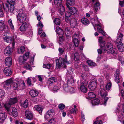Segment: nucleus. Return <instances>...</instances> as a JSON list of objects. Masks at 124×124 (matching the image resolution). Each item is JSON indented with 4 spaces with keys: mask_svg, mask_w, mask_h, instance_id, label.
Here are the masks:
<instances>
[{
    "mask_svg": "<svg viewBox=\"0 0 124 124\" xmlns=\"http://www.w3.org/2000/svg\"><path fill=\"white\" fill-rule=\"evenodd\" d=\"M119 4L122 7L124 6V0H123L122 1H120Z\"/></svg>",
    "mask_w": 124,
    "mask_h": 124,
    "instance_id": "338daca9",
    "label": "nucleus"
},
{
    "mask_svg": "<svg viewBox=\"0 0 124 124\" xmlns=\"http://www.w3.org/2000/svg\"><path fill=\"white\" fill-rule=\"evenodd\" d=\"M27 83L29 85H32V83H31V79L30 78H28L27 80Z\"/></svg>",
    "mask_w": 124,
    "mask_h": 124,
    "instance_id": "680f3d73",
    "label": "nucleus"
},
{
    "mask_svg": "<svg viewBox=\"0 0 124 124\" xmlns=\"http://www.w3.org/2000/svg\"><path fill=\"white\" fill-rule=\"evenodd\" d=\"M88 96L89 98L90 99L94 98L95 96V95L93 92H90L88 94Z\"/></svg>",
    "mask_w": 124,
    "mask_h": 124,
    "instance_id": "4c0bfd02",
    "label": "nucleus"
},
{
    "mask_svg": "<svg viewBox=\"0 0 124 124\" xmlns=\"http://www.w3.org/2000/svg\"><path fill=\"white\" fill-rule=\"evenodd\" d=\"M66 5L67 8H69L70 6H73L75 4L74 0H66Z\"/></svg>",
    "mask_w": 124,
    "mask_h": 124,
    "instance_id": "412c9836",
    "label": "nucleus"
},
{
    "mask_svg": "<svg viewBox=\"0 0 124 124\" xmlns=\"http://www.w3.org/2000/svg\"><path fill=\"white\" fill-rule=\"evenodd\" d=\"M112 84L111 83H109L107 84L105 86L106 89L107 90H109Z\"/></svg>",
    "mask_w": 124,
    "mask_h": 124,
    "instance_id": "49530a36",
    "label": "nucleus"
},
{
    "mask_svg": "<svg viewBox=\"0 0 124 124\" xmlns=\"http://www.w3.org/2000/svg\"><path fill=\"white\" fill-rule=\"evenodd\" d=\"M110 98V97H105V98H103L104 99V102L103 103V104L104 105H106L107 101L108 100V99Z\"/></svg>",
    "mask_w": 124,
    "mask_h": 124,
    "instance_id": "13d9d810",
    "label": "nucleus"
},
{
    "mask_svg": "<svg viewBox=\"0 0 124 124\" xmlns=\"http://www.w3.org/2000/svg\"><path fill=\"white\" fill-rule=\"evenodd\" d=\"M87 62L90 66L94 67L96 66V63L93 62L92 61L88 60L87 61Z\"/></svg>",
    "mask_w": 124,
    "mask_h": 124,
    "instance_id": "58836bf2",
    "label": "nucleus"
},
{
    "mask_svg": "<svg viewBox=\"0 0 124 124\" xmlns=\"http://www.w3.org/2000/svg\"><path fill=\"white\" fill-rule=\"evenodd\" d=\"M56 66L58 68L63 67L65 68H66V64H69V62L67 61V55H65V59H63L61 57H59L58 59L57 60Z\"/></svg>",
    "mask_w": 124,
    "mask_h": 124,
    "instance_id": "f257e3e1",
    "label": "nucleus"
},
{
    "mask_svg": "<svg viewBox=\"0 0 124 124\" xmlns=\"http://www.w3.org/2000/svg\"><path fill=\"white\" fill-rule=\"evenodd\" d=\"M58 10L61 15H62L64 13L65 8L62 5L58 6Z\"/></svg>",
    "mask_w": 124,
    "mask_h": 124,
    "instance_id": "6ab92c4d",
    "label": "nucleus"
},
{
    "mask_svg": "<svg viewBox=\"0 0 124 124\" xmlns=\"http://www.w3.org/2000/svg\"><path fill=\"white\" fill-rule=\"evenodd\" d=\"M54 22L56 25H59L60 24V19L58 18H56L54 19Z\"/></svg>",
    "mask_w": 124,
    "mask_h": 124,
    "instance_id": "a18cd8bd",
    "label": "nucleus"
},
{
    "mask_svg": "<svg viewBox=\"0 0 124 124\" xmlns=\"http://www.w3.org/2000/svg\"><path fill=\"white\" fill-rule=\"evenodd\" d=\"M69 86H68V84H65L64 85L63 88L64 90L67 92H69L70 89Z\"/></svg>",
    "mask_w": 124,
    "mask_h": 124,
    "instance_id": "a19ab883",
    "label": "nucleus"
},
{
    "mask_svg": "<svg viewBox=\"0 0 124 124\" xmlns=\"http://www.w3.org/2000/svg\"><path fill=\"white\" fill-rule=\"evenodd\" d=\"M29 26L28 24L26 22H25L22 24L19 29L21 31L23 32L27 30Z\"/></svg>",
    "mask_w": 124,
    "mask_h": 124,
    "instance_id": "f8f14e48",
    "label": "nucleus"
},
{
    "mask_svg": "<svg viewBox=\"0 0 124 124\" xmlns=\"http://www.w3.org/2000/svg\"><path fill=\"white\" fill-rule=\"evenodd\" d=\"M4 73L7 76L10 75L12 73V71L10 68L6 67L3 70Z\"/></svg>",
    "mask_w": 124,
    "mask_h": 124,
    "instance_id": "aec40b11",
    "label": "nucleus"
},
{
    "mask_svg": "<svg viewBox=\"0 0 124 124\" xmlns=\"http://www.w3.org/2000/svg\"><path fill=\"white\" fill-rule=\"evenodd\" d=\"M62 0H55L54 1V4L58 6L62 5Z\"/></svg>",
    "mask_w": 124,
    "mask_h": 124,
    "instance_id": "ea45409f",
    "label": "nucleus"
},
{
    "mask_svg": "<svg viewBox=\"0 0 124 124\" xmlns=\"http://www.w3.org/2000/svg\"><path fill=\"white\" fill-rule=\"evenodd\" d=\"M65 105L63 104H60L58 106L59 109L61 110L64 109L65 108Z\"/></svg>",
    "mask_w": 124,
    "mask_h": 124,
    "instance_id": "603ef678",
    "label": "nucleus"
},
{
    "mask_svg": "<svg viewBox=\"0 0 124 124\" xmlns=\"http://www.w3.org/2000/svg\"><path fill=\"white\" fill-rule=\"evenodd\" d=\"M4 13L3 11L2 10V6L1 5H0V17L3 16Z\"/></svg>",
    "mask_w": 124,
    "mask_h": 124,
    "instance_id": "4d7b16f0",
    "label": "nucleus"
},
{
    "mask_svg": "<svg viewBox=\"0 0 124 124\" xmlns=\"http://www.w3.org/2000/svg\"><path fill=\"white\" fill-rule=\"evenodd\" d=\"M81 21L82 23L84 24H87L89 23V20L85 18H82L81 19Z\"/></svg>",
    "mask_w": 124,
    "mask_h": 124,
    "instance_id": "473e14b6",
    "label": "nucleus"
},
{
    "mask_svg": "<svg viewBox=\"0 0 124 124\" xmlns=\"http://www.w3.org/2000/svg\"><path fill=\"white\" fill-rule=\"evenodd\" d=\"M20 105L24 108H26L28 105V101L27 100H26L24 101L23 102L21 103Z\"/></svg>",
    "mask_w": 124,
    "mask_h": 124,
    "instance_id": "a878e982",
    "label": "nucleus"
},
{
    "mask_svg": "<svg viewBox=\"0 0 124 124\" xmlns=\"http://www.w3.org/2000/svg\"><path fill=\"white\" fill-rule=\"evenodd\" d=\"M57 33L59 35H63V31L60 28Z\"/></svg>",
    "mask_w": 124,
    "mask_h": 124,
    "instance_id": "5fc2aeb1",
    "label": "nucleus"
},
{
    "mask_svg": "<svg viewBox=\"0 0 124 124\" xmlns=\"http://www.w3.org/2000/svg\"><path fill=\"white\" fill-rule=\"evenodd\" d=\"M7 2L8 4H15V0H7Z\"/></svg>",
    "mask_w": 124,
    "mask_h": 124,
    "instance_id": "6e6d98bb",
    "label": "nucleus"
},
{
    "mask_svg": "<svg viewBox=\"0 0 124 124\" xmlns=\"http://www.w3.org/2000/svg\"><path fill=\"white\" fill-rule=\"evenodd\" d=\"M43 68L49 69L51 67V65L50 64H43Z\"/></svg>",
    "mask_w": 124,
    "mask_h": 124,
    "instance_id": "3c124183",
    "label": "nucleus"
},
{
    "mask_svg": "<svg viewBox=\"0 0 124 124\" xmlns=\"http://www.w3.org/2000/svg\"><path fill=\"white\" fill-rule=\"evenodd\" d=\"M56 79L55 77H52L49 78L48 80V83L49 84H52L53 83L56 82Z\"/></svg>",
    "mask_w": 124,
    "mask_h": 124,
    "instance_id": "c756f323",
    "label": "nucleus"
},
{
    "mask_svg": "<svg viewBox=\"0 0 124 124\" xmlns=\"http://www.w3.org/2000/svg\"><path fill=\"white\" fill-rule=\"evenodd\" d=\"M8 25L10 26V28L12 30L14 29V27L12 21L11 19H9L8 21Z\"/></svg>",
    "mask_w": 124,
    "mask_h": 124,
    "instance_id": "e433bc0d",
    "label": "nucleus"
},
{
    "mask_svg": "<svg viewBox=\"0 0 124 124\" xmlns=\"http://www.w3.org/2000/svg\"><path fill=\"white\" fill-rule=\"evenodd\" d=\"M80 84V89L81 91L84 93H85L87 91V89L85 86L88 83V81H85V82L82 81L81 82Z\"/></svg>",
    "mask_w": 124,
    "mask_h": 124,
    "instance_id": "6e6552de",
    "label": "nucleus"
},
{
    "mask_svg": "<svg viewBox=\"0 0 124 124\" xmlns=\"http://www.w3.org/2000/svg\"><path fill=\"white\" fill-rule=\"evenodd\" d=\"M6 28L5 22L2 20L0 21V30L2 31Z\"/></svg>",
    "mask_w": 124,
    "mask_h": 124,
    "instance_id": "5701e85b",
    "label": "nucleus"
},
{
    "mask_svg": "<svg viewBox=\"0 0 124 124\" xmlns=\"http://www.w3.org/2000/svg\"><path fill=\"white\" fill-rule=\"evenodd\" d=\"M11 114L13 116L16 117L18 116L17 109L15 108H13L12 109Z\"/></svg>",
    "mask_w": 124,
    "mask_h": 124,
    "instance_id": "7c9ffc66",
    "label": "nucleus"
},
{
    "mask_svg": "<svg viewBox=\"0 0 124 124\" xmlns=\"http://www.w3.org/2000/svg\"><path fill=\"white\" fill-rule=\"evenodd\" d=\"M81 78L82 79L81 81H84V82L85 81H87L86 80L87 78V76L86 74L85 73H82L81 75Z\"/></svg>",
    "mask_w": 124,
    "mask_h": 124,
    "instance_id": "c85d7f7f",
    "label": "nucleus"
},
{
    "mask_svg": "<svg viewBox=\"0 0 124 124\" xmlns=\"http://www.w3.org/2000/svg\"><path fill=\"white\" fill-rule=\"evenodd\" d=\"M100 87L99 94L102 98H104L107 96L108 94L103 86H101Z\"/></svg>",
    "mask_w": 124,
    "mask_h": 124,
    "instance_id": "1a4fd4ad",
    "label": "nucleus"
},
{
    "mask_svg": "<svg viewBox=\"0 0 124 124\" xmlns=\"http://www.w3.org/2000/svg\"><path fill=\"white\" fill-rule=\"evenodd\" d=\"M32 31L31 30H30L26 33V35L27 37H31L32 36Z\"/></svg>",
    "mask_w": 124,
    "mask_h": 124,
    "instance_id": "8fccbe9b",
    "label": "nucleus"
},
{
    "mask_svg": "<svg viewBox=\"0 0 124 124\" xmlns=\"http://www.w3.org/2000/svg\"><path fill=\"white\" fill-rule=\"evenodd\" d=\"M34 108L35 110L37 111L40 114H41L43 109L41 105H36L35 106Z\"/></svg>",
    "mask_w": 124,
    "mask_h": 124,
    "instance_id": "b1692460",
    "label": "nucleus"
},
{
    "mask_svg": "<svg viewBox=\"0 0 124 124\" xmlns=\"http://www.w3.org/2000/svg\"><path fill=\"white\" fill-rule=\"evenodd\" d=\"M70 89L69 90V92H70L71 93H72L74 92V89L71 86H70Z\"/></svg>",
    "mask_w": 124,
    "mask_h": 124,
    "instance_id": "0e129e2a",
    "label": "nucleus"
},
{
    "mask_svg": "<svg viewBox=\"0 0 124 124\" xmlns=\"http://www.w3.org/2000/svg\"><path fill=\"white\" fill-rule=\"evenodd\" d=\"M14 4H6V7L8 8L9 11L13 12L14 10Z\"/></svg>",
    "mask_w": 124,
    "mask_h": 124,
    "instance_id": "2eb2a0df",
    "label": "nucleus"
},
{
    "mask_svg": "<svg viewBox=\"0 0 124 124\" xmlns=\"http://www.w3.org/2000/svg\"><path fill=\"white\" fill-rule=\"evenodd\" d=\"M24 66V68L27 69L31 70L32 69L31 67L29 65L28 63L27 62L25 63Z\"/></svg>",
    "mask_w": 124,
    "mask_h": 124,
    "instance_id": "79ce46f5",
    "label": "nucleus"
},
{
    "mask_svg": "<svg viewBox=\"0 0 124 124\" xmlns=\"http://www.w3.org/2000/svg\"><path fill=\"white\" fill-rule=\"evenodd\" d=\"M118 50L121 52H122L124 51V44L123 43L116 44Z\"/></svg>",
    "mask_w": 124,
    "mask_h": 124,
    "instance_id": "4be33fe9",
    "label": "nucleus"
},
{
    "mask_svg": "<svg viewBox=\"0 0 124 124\" xmlns=\"http://www.w3.org/2000/svg\"><path fill=\"white\" fill-rule=\"evenodd\" d=\"M17 16V19L19 22L22 23L26 20V15L22 9H20Z\"/></svg>",
    "mask_w": 124,
    "mask_h": 124,
    "instance_id": "20e7f679",
    "label": "nucleus"
},
{
    "mask_svg": "<svg viewBox=\"0 0 124 124\" xmlns=\"http://www.w3.org/2000/svg\"><path fill=\"white\" fill-rule=\"evenodd\" d=\"M100 100L98 99H96L92 102V104L93 105H97L100 103Z\"/></svg>",
    "mask_w": 124,
    "mask_h": 124,
    "instance_id": "72a5a7b5",
    "label": "nucleus"
},
{
    "mask_svg": "<svg viewBox=\"0 0 124 124\" xmlns=\"http://www.w3.org/2000/svg\"><path fill=\"white\" fill-rule=\"evenodd\" d=\"M55 123V122L54 118L51 119L49 121V124H54Z\"/></svg>",
    "mask_w": 124,
    "mask_h": 124,
    "instance_id": "e2e57ef3",
    "label": "nucleus"
},
{
    "mask_svg": "<svg viewBox=\"0 0 124 124\" xmlns=\"http://www.w3.org/2000/svg\"><path fill=\"white\" fill-rule=\"evenodd\" d=\"M7 116V114L6 112H2L0 113V123H3Z\"/></svg>",
    "mask_w": 124,
    "mask_h": 124,
    "instance_id": "4468645a",
    "label": "nucleus"
},
{
    "mask_svg": "<svg viewBox=\"0 0 124 124\" xmlns=\"http://www.w3.org/2000/svg\"><path fill=\"white\" fill-rule=\"evenodd\" d=\"M94 124H102V121L101 120H97L95 121L94 123Z\"/></svg>",
    "mask_w": 124,
    "mask_h": 124,
    "instance_id": "774afa93",
    "label": "nucleus"
},
{
    "mask_svg": "<svg viewBox=\"0 0 124 124\" xmlns=\"http://www.w3.org/2000/svg\"><path fill=\"white\" fill-rule=\"evenodd\" d=\"M25 115L27 118L29 120H31L33 116L31 112L29 111H26L25 112Z\"/></svg>",
    "mask_w": 124,
    "mask_h": 124,
    "instance_id": "a211bd4d",
    "label": "nucleus"
},
{
    "mask_svg": "<svg viewBox=\"0 0 124 124\" xmlns=\"http://www.w3.org/2000/svg\"><path fill=\"white\" fill-rule=\"evenodd\" d=\"M17 101V98L15 97L13 98H10L9 100L8 104H5L4 106L7 111H9L10 109V105L15 104L16 102Z\"/></svg>",
    "mask_w": 124,
    "mask_h": 124,
    "instance_id": "39448f33",
    "label": "nucleus"
},
{
    "mask_svg": "<svg viewBox=\"0 0 124 124\" xmlns=\"http://www.w3.org/2000/svg\"><path fill=\"white\" fill-rule=\"evenodd\" d=\"M68 23H69L73 28H74L75 26H77L78 24L77 19L74 18H73L70 19H69L68 21H66Z\"/></svg>",
    "mask_w": 124,
    "mask_h": 124,
    "instance_id": "0eeeda50",
    "label": "nucleus"
},
{
    "mask_svg": "<svg viewBox=\"0 0 124 124\" xmlns=\"http://www.w3.org/2000/svg\"><path fill=\"white\" fill-rule=\"evenodd\" d=\"M101 48L102 49L104 52H107L108 53H111L112 54H114L115 51L113 49L112 45L110 43H107L106 46H105L102 45H100Z\"/></svg>",
    "mask_w": 124,
    "mask_h": 124,
    "instance_id": "7ed1b4c3",
    "label": "nucleus"
},
{
    "mask_svg": "<svg viewBox=\"0 0 124 124\" xmlns=\"http://www.w3.org/2000/svg\"><path fill=\"white\" fill-rule=\"evenodd\" d=\"M69 9V12L66 13L65 20L66 21H68L69 19H70L71 15H76L77 14L78 11L77 9L74 7H69L68 8Z\"/></svg>",
    "mask_w": 124,
    "mask_h": 124,
    "instance_id": "f03ea898",
    "label": "nucleus"
},
{
    "mask_svg": "<svg viewBox=\"0 0 124 124\" xmlns=\"http://www.w3.org/2000/svg\"><path fill=\"white\" fill-rule=\"evenodd\" d=\"M97 82L96 80L93 81L91 82L88 85V87L90 90L92 91H94L96 88Z\"/></svg>",
    "mask_w": 124,
    "mask_h": 124,
    "instance_id": "9d476101",
    "label": "nucleus"
},
{
    "mask_svg": "<svg viewBox=\"0 0 124 124\" xmlns=\"http://www.w3.org/2000/svg\"><path fill=\"white\" fill-rule=\"evenodd\" d=\"M3 38L5 41L8 43L10 42L12 40V38L11 37L6 36Z\"/></svg>",
    "mask_w": 124,
    "mask_h": 124,
    "instance_id": "2f4dec72",
    "label": "nucleus"
},
{
    "mask_svg": "<svg viewBox=\"0 0 124 124\" xmlns=\"http://www.w3.org/2000/svg\"><path fill=\"white\" fill-rule=\"evenodd\" d=\"M94 9L97 11L100 9V3L98 2H96L94 5Z\"/></svg>",
    "mask_w": 124,
    "mask_h": 124,
    "instance_id": "f704fd0d",
    "label": "nucleus"
},
{
    "mask_svg": "<svg viewBox=\"0 0 124 124\" xmlns=\"http://www.w3.org/2000/svg\"><path fill=\"white\" fill-rule=\"evenodd\" d=\"M74 45L76 47H78V45L79 42L78 40L76 38H75L73 40Z\"/></svg>",
    "mask_w": 124,
    "mask_h": 124,
    "instance_id": "c03bdc74",
    "label": "nucleus"
},
{
    "mask_svg": "<svg viewBox=\"0 0 124 124\" xmlns=\"http://www.w3.org/2000/svg\"><path fill=\"white\" fill-rule=\"evenodd\" d=\"M50 116L49 114H48V113H46L45 114L44 116V118L45 119L47 120L49 118Z\"/></svg>",
    "mask_w": 124,
    "mask_h": 124,
    "instance_id": "052dcab7",
    "label": "nucleus"
},
{
    "mask_svg": "<svg viewBox=\"0 0 124 124\" xmlns=\"http://www.w3.org/2000/svg\"><path fill=\"white\" fill-rule=\"evenodd\" d=\"M99 42L100 43V45H102V46H104L105 44V42L104 41H103L102 40V38L101 37H99Z\"/></svg>",
    "mask_w": 124,
    "mask_h": 124,
    "instance_id": "37998d69",
    "label": "nucleus"
},
{
    "mask_svg": "<svg viewBox=\"0 0 124 124\" xmlns=\"http://www.w3.org/2000/svg\"><path fill=\"white\" fill-rule=\"evenodd\" d=\"M95 26H98L97 27V29L99 33L103 35L104 36L105 35V34L104 32L103 31L101 28V26L99 24H95Z\"/></svg>",
    "mask_w": 124,
    "mask_h": 124,
    "instance_id": "cd10ccee",
    "label": "nucleus"
},
{
    "mask_svg": "<svg viewBox=\"0 0 124 124\" xmlns=\"http://www.w3.org/2000/svg\"><path fill=\"white\" fill-rule=\"evenodd\" d=\"M13 83V87L14 89L20 90L22 89L20 84L18 85V83Z\"/></svg>",
    "mask_w": 124,
    "mask_h": 124,
    "instance_id": "bb28decb",
    "label": "nucleus"
},
{
    "mask_svg": "<svg viewBox=\"0 0 124 124\" xmlns=\"http://www.w3.org/2000/svg\"><path fill=\"white\" fill-rule=\"evenodd\" d=\"M29 53L28 52L26 53L23 56H20L18 58V61L21 64H24L29 58Z\"/></svg>",
    "mask_w": 124,
    "mask_h": 124,
    "instance_id": "423d86ee",
    "label": "nucleus"
},
{
    "mask_svg": "<svg viewBox=\"0 0 124 124\" xmlns=\"http://www.w3.org/2000/svg\"><path fill=\"white\" fill-rule=\"evenodd\" d=\"M123 35L122 33H118V37L115 41L116 44L122 43V41L123 40Z\"/></svg>",
    "mask_w": 124,
    "mask_h": 124,
    "instance_id": "ddd939ff",
    "label": "nucleus"
},
{
    "mask_svg": "<svg viewBox=\"0 0 124 124\" xmlns=\"http://www.w3.org/2000/svg\"><path fill=\"white\" fill-rule=\"evenodd\" d=\"M11 48L8 46L4 50V54L7 55H9L11 53Z\"/></svg>",
    "mask_w": 124,
    "mask_h": 124,
    "instance_id": "393cba45",
    "label": "nucleus"
},
{
    "mask_svg": "<svg viewBox=\"0 0 124 124\" xmlns=\"http://www.w3.org/2000/svg\"><path fill=\"white\" fill-rule=\"evenodd\" d=\"M114 76L115 77L116 82L117 83H119L120 82L119 75L117 74H115Z\"/></svg>",
    "mask_w": 124,
    "mask_h": 124,
    "instance_id": "09e8293b",
    "label": "nucleus"
},
{
    "mask_svg": "<svg viewBox=\"0 0 124 124\" xmlns=\"http://www.w3.org/2000/svg\"><path fill=\"white\" fill-rule=\"evenodd\" d=\"M65 35L67 37H69V32L68 28H65Z\"/></svg>",
    "mask_w": 124,
    "mask_h": 124,
    "instance_id": "de8ad7c7",
    "label": "nucleus"
},
{
    "mask_svg": "<svg viewBox=\"0 0 124 124\" xmlns=\"http://www.w3.org/2000/svg\"><path fill=\"white\" fill-rule=\"evenodd\" d=\"M13 81L12 79L10 78L4 82L5 87L8 89L10 88L11 85L13 83Z\"/></svg>",
    "mask_w": 124,
    "mask_h": 124,
    "instance_id": "9b49d317",
    "label": "nucleus"
},
{
    "mask_svg": "<svg viewBox=\"0 0 124 124\" xmlns=\"http://www.w3.org/2000/svg\"><path fill=\"white\" fill-rule=\"evenodd\" d=\"M54 112V110L52 109H51L48 110L46 113H48V114H49L50 116Z\"/></svg>",
    "mask_w": 124,
    "mask_h": 124,
    "instance_id": "bf43d9fd",
    "label": "nucleus"
},
{
    "mask_svg": "<svg viewBox=\"0 0 124 124\" xmlns=\"http://www.w3.org/2000/svg\"><path fill=\"white\" fill-rule=\"evenodd\" d=\"M5 62L6 66L8 67H10L12 64L11 58L10 57H7L5 60Z\"/></svg>",
    "mask_w": 124,
    "mask_h": 124,
    "instance_id": "f3484780",
    "label": "nucleus"
},
{
    "mask_svg": "<svg viewBox=\"0 0 124 124\" xmlns=\"http://www.w3.org/2000/svg\"><path fill=\"white\" fill-rule=\"evenodd\" d=\"M58 50L59 53L61 54H63L64 51L62 48L59 47V48Z\"/></svg>",
    "mask_w": 124,
    "mask_h": 124,
    "instance_id": "69168bd1",
    "label": "nucleus"
},
{
    "mask_svg": "<svg viewBox=\"0 0 124 124\" xmlns=\"http://www.w3.org/2000/svg\"><path fill=\"white\" fill-rule=\"evenodd\" d=\"M5 94V92L4 91L0 89V98L3 97Z\"/></svg>",
    "mask_w": 124,
    "mask_h": 124,
    "instance_id": "864d4df0",
    "label": "nucleus"
},
{
    "mask_svg": "<svg viewBox=\"0 0 124 124\" xmlns=\"http://www.w3.org/2000/svg\"><path fill=\"white\" fill-rule=\"evenodd\" d=\"M38 91L35 90H31L29 92L30 95L33 97H35L38 95Z\"/></svg>",
    "mask_w": 124,
    "mask_h": 124,
    "instance_id": "dca6fc26",
    "label": "nucleus"
},
{
    "mask_svg": "<svg viewBox=\"0 0 124 124\" xmlns=\"http://www.w3.org/2000/svg\"><path fill=\"white\" fill-rule=\"evenodd\" d=\"M25 48L23 46H21L19 49L17 50L18 53L19 54H22L24 52Z\"/></svg>",
    "mask_w": 124,
    "mask_h": 124,
    "instance_id": "c9c22d12",
    "label": "nucleus"
}]
</instances>
